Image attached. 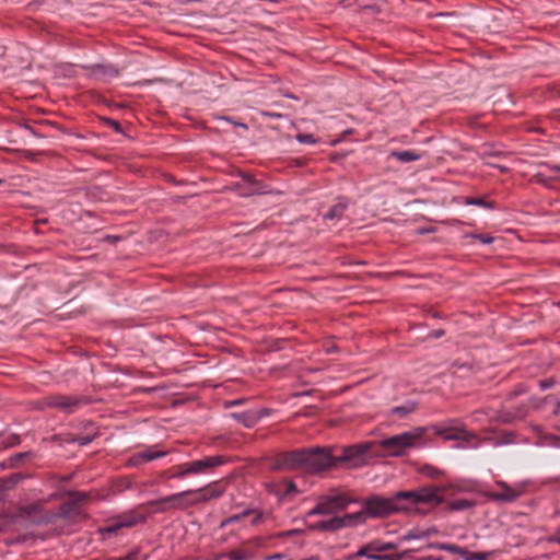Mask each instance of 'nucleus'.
<instances>
[{"label": "nucleus", "instance_id": "nucleus-32", "mask_svg": "<svg viewBox=\"0 0 560 560\" xmlns=\"http://www.w3.org/2000/svg\"><path fill=\"white\" fill-rule=\"evenodd\" d=\"M23 479V476L21 474H13L11 475L5 481L4 487L7 489L14 487L18 482H20Z\"/></svg>", "mask_w": 560, "mask_h": 560}, {"label": "nucleus", "instance_id": "nucleus-8", "mask_svg": "<svg viewBox=\"0 0 560 560\" xmlns=\"http://www.w3.org/2000/svg\"><path fill=\"white\" fill-rule=\"evenodd\" d=\"M372 447L373 443L348 446L341 451L340 455H335L336 464L348 463L351 466H359Z\"/></svg>", "mask_w": 560, "mask_h": 560}, {"label": "nucleus", "instance_id": "nucleus-41", "mask_svg": "<svg viewBox=\"0 0 560 560\" xmlns=\"http://www.w3.org/2000/svg\"><path fill=\"white\" fill-rule=\"evenodd\" d=\"M85 497H86L85 494L79 493V494H77V500L78 501H83V500H85Z\"/></svg>", "mask_w": 560, "mask_h": 560}, {"label": "nucleus", "instance_id": "nucleus-33", "mask_svg": "<svg viewBox=\"0 0 560 560\" xmlns=\"http://www.w3.org/2000/svg\"><path fill=\"white\" fill-rule=\"evenodd\" d=\"M422 474L430 477V478H438L441 472L439 469L432 467V466H424L422 469H421Z\"/></svg>", "mask_w": 560, "mask_h": 560}, {"label": "nucleus", "instance_id": "nucleus-44", "mask_svg": "<svg viewBox=\"0 0 560 560\" xmlns=\"http://www.w3.org/2000/svg\"><path fill=\"white\" fill-rule=\"evenodd\" d=\"M295 533H296V530H289L285 535H293Z\"/></svg>", "mask_w": 560, "mask_h": 560}, {"label": "nucleus", "instance_id": "nucleus-20", "mask_svg": "<svg viewBox=\"0 0 560 560\" xmlns=\"http://www.w3.org/2000/svg\"><path fill=\"white\" fill-rule=\"evenodd\" d=\"M233 417L241 423H243L247 428L254 427L259 417L256 412L247 411V412H241V413H233Z\"/></svg>", "mask_w": 560, "mask_h": 560}, {"label": "nucleus", "instance_id": "nucleus-37", "mask_svg": "<svg viewBox=\"0 0 560 560\" xmlns=\"http://www.w3.org/2000/svg\"><path fill=\"white\" fill-rule=\"evenodd\" d=\"M104 74L109 78H116L118 75V70L113 67L104 68Z\"/></svg>", "mask_w": 560, "mask_h": 560}, {"label": "nucleus", "instance_id": "nucleus-25", "mask_svg": "<svg viewBox=\"0 0 560 560\" xmlns=\"http://www.w3.org/2000/svg\"><path fill=\"white\" fill-rule=\"evenodd\" d=\"M230 560H247L250 553L244 549L232 550L228 553Z\"/></svg>", "mask_w": 560, "mask_h": 560}, {"label": "nucleus", "instance_id": "nucleus-3", "mask_svg": "<svg viewBox=\"0 0 560 560\" xmlns=\"http://www.w3.org/2000/svg\"><path fill=\"white\" fill-rule=\"evenodd\" d=\"M278 464L287 469H302L307 472H319L336 466V457L325 448L294 450L283 453Z\"/></svg>", "mask_w": 560, "mask_h": 560}, {"label": "nucleus", "instance_id": "nucleus-6", "mask_svg": "<svg viewBox=\"0 0 560 560\" xmlns=\"http://www.w3.org/2000/svg\"><path fill=\"white\" fill-rule=\"evenodd\" d=\"M224 458L220 455L203 457L198 460L183 463L184 476L202 475L212 471L214 468L221 466Z\"/></svg>", "mask_w": 560, "mask_h": 560}, {"label": "nucleus", "instance_id": "nucleus-46", "mask_svg": "<svg viewBox=\"0 0 560 560\" xmlns=\"http://www.w3.org/2000/svg\"><path fill=\"white\" fill-rule=\"evenodd\" d=\"M506 242L513 243L514 241H513V238H506Z\"/></svg>", "mask_w": 560, "mask_h": 560}, {"label": "nucleus", "instance_id": "nucleus-11", "mask_svg": "<svg viewBox=\"0 0 560 560\" xmlns=\"http://www.w3.org/2000/svg\"><path fill=\"white\" fill-rule=\"evenodd\" d=\"M524 492L523 486L511 487L504 481H498L495 489L489 492V497L495 501L513 502Z\"/></svg>", "mask_w": 560, "mask_h": 560}, {"label": "nucleus", "instance_id": "nucleus-14", "mask_svg": "<svg viewBox=\"0 0 560 560\" xmlns=\"http://www.w3.org/2000/svg\"><path fill=\"white\" fill-rule=\"evenodd\" d=\"M136 523H137V520L135 517H125L124 520H121L119 522H115L105 527H102L100 529V534L105 539V538L110 537L112 535H117L119 533V530L125 527L133 526Z\"/></svg>", "mask_w": 560, "mask_h": 560}, {"label": "nucleus", "instance_id": "nucleus-47", "mask_svg": "<svg viewBox=\"0 0 560 560\" xmlns=\"http://www.w3.org/2000/svg\"><path fill=\"white\" fill-rule=\"evenodd\" d=\"M509 235L512 236V237L515 236V234L513 232H509Z\"/></svg>", "mask_w": 560, "mask_h": 560}, {"label": "nucleus", "instance_id": "nucleus-17", "mask_svg": "<svg viewBox=\"0 0 560 560\" xmlns=\"http://www.w3.org/2000/svg\"><path fill=\"white\" fill-rule=\"evenodd\" d=\"M430 548H435V549H439V550H443V551H447V552H451V553L459 555L464 559L467 556V549L462 548V547H459L457 545H454V544H450V542H433V544L430 545Z\"/></svg>", "mask_w": 560, "mask_h": 560}, {"label": "nucleus", "instance_id": "nucleus-36", "mask_svg": "<svg viewBox=\"0 0 560 560\" xmlns=\"http://www.w3.org/2000/svg\"><path fill=\"white\" fill-rule=\"evenodd\" d=\"M429 532H425V533H421V534H415L413 532H409L408 534H406L404 536V539L405 540H410V539H416V538H421V537H427L429 536Z\"/></svg>", "mask_w": 560, "mask_h": 560}, {"label": "nucleus", "instance_id": "nucleus-28", "mask_svg": "<svg viewBox=\"0 0 560 560\" xmlns=\"http://www.w3.org/2000/svg\"><path fill=\"white\" fill-rule=\"evenodd\" d=\"M40 509L39 504H28L21 509V515L23 516H32L36 514Z\"/></svg>", "mask_w": 560, "mask_h": 560}, {"label": "nucleus", "instance_id": "nucleus-22", "mask_svg": "<svg viewBox=\"0 0 560 560\" xmlns=\"http://www.w3.org/2000/svg\"><path fill=\"white\" fill-rule=\"evenodd\" d=\"M252 510H244L243 512L238 513V514H234L225 520H223L220 524V527L221 528H225L228 525L230 524H234V523H240L241 521H243L244 518L248 517L252 515Z\"/></svg>", "mask_w": 560, "mask_h": 560}, {"label": "nucleus", "instance_id": "nucleus-26", "mask_svg": "<svg viewBox=\"0 0 560 560\" xmlns=\"http://www.w3.org/2000/svg\"><path fill=\"white\" fill-rule=\"evenodd\" d=\"M466 203L467 205H475V206L483 207V208H487V209H493V203L490 202V201H487L483 198L469 197V198H467Z\"/></svg>", "mask_w": 560, "mask_h": 560}, {"label": "nucleus", "instance_id": "nucleus-1", "mask_svg": "<svg viewBox=\"0 0 560 560\" xmlns=\"http://www.w3.org/2000/svg\"><path fill=\"white\" fill-rule=\"evenodd\" d=\"M441 487H423L419 490L398 491L392 498L372 495L363 501L370 517H387L400 512H409L415 505H439L444 502Z\"/></svg>", "mask_w": 560, "mask_h": 560}, {"label": "nucleus", "instance_id": "nucleus-12", "mask_svg": "<svg viewBox=\"0 0 560 560\" xmlns=\"http://www.w3.org/2000/svg\"><path fill=\"white\" fill-rule=\"evenodd\" d=\"M168 452L159 451L156 446L148 447L143 451L137 452L129 457L127 460V465L129 467H137L142 465L143 463L151 462L158 458L165 456Z\"/></svg>", "mask_w": 560, "mask_h": 560}, {"label": "nucleus", "instance_id": "nucleus-19", "mask_svg": "<svg viewBox=\"0 0 560 560\" xmlns=\"http://www.w3.org/2000/svg\"><path fill=\"white\" fill-rule=\"evenodd\" d=\"M452 511H466L475 506L476 502L468 499H455L446 502Z\"/></svg>", "mask_w": 560, "mask_h": 560}, {"label": "nucleus", "instance_id": "nucleus-4", "mask_svg": "<svg viewBox=\"0 0 560 560\" xmlns=\"http://www.w3.org/2000/svg\"><path fill=\"white\" fill-rule=\"evenodd\" d=\"M358 500L347 493H337L334 495H323L318 499L314 509L308 512V516L324 514L330 515L338 511L346 510L349 504L357 503Z\"/></svg>", "mask_w": 560, "mask_h": 560}, {"label": "nucleus", "instance_id": "nucleus-29", "mask_svg": "<svg viewBox=\"0 0 560 560\" xmlns=\"http://www.w3.org/2000/svg\"><path fill=\"white\" fill-rule=\"evenodd\" d=\"M490 552H471L467 550L465 560H488Z\"/></svg>", "mask_w": 560, "mask_h": 560}, {"label": "nucleus", "instance_id": "nucleus-13", "mask_svg": "<svg viewBox=\"0 0 560 560\" xmlns=\"http://www.w3.org/2000/svg\"><path fill=\"white\" fill-rule=\"evenodd\" d=\"M165 502H170V508L174 510H185L195 505L190 490L164 497Z\"/></svg>", "mask_w": 560, "mask_h": 560}, {"label": "nucleus", "instance_id": "nucleus-34", "mask_svg": "<svg viewBox=\"0 0 560 560\" xmlns=\"http://www.w3.org/2000/svg\"><path fill=\"white\" fill-rule=\"evenodd\" d=\"M73 508H74V503H72V502H71V503H65V504H62V505L60 506V509H59V513H58V514H59L61 517H68V516H70V514H71V512H72Z\"/></svg>", "mask_w": 560, "mask_h": 560}, {"label": "nucleus", "instance_id": "nucleus-27", "mask_svg": "<svg viewBox=\"0 0 560 560\" xmlns=\"http://www.w3.org/2000/svg\"><path fill=\"white\" fill-rule=\"evenodd\" d=\"M410 551L406 550L400 553H393V555H378L376 560H402Z\"/></svg>", "mask_w": 560, "mask_h": 560}, {"label": "nucleus", "instance_id": "nucleus-23", "mask_svg": "<svg viewBox=\"0 0 560 560\" xmlns=\"http://www.w3.org/2000/svg\"><path fill=\"white\" fill-rule=\"evenodd\" d=\"M416 409V406L413 404H408L405 406L395 407L392 412L394 415H397L398 417L402 418L409 413H411Z\"/></svg>", "mask_w": 560, "mask_h": 560}, {"label": "nucleus", "instance_id": "nucleus-38", "mask_svg": "<svg viewBox=\"0 0 560 560\" xmlns=\"http://www.w3.org/2000/svg\"><path fill=\"white\" fill-rule=\"evenodd\" d=\"M549 541L558 542L560 545V533L548 538Z\"/></svg>", "mask_w": 560, "mask_h": 560}, {"label": "nucleus", "instance_id": "nucleus-5", "mask_svg": "<svg viewBox=\"0 0 560 560\" xmlns=\"http://www.w3.org/2000/svg\"><path fill=\"white\" fill-rule=\"evenodd\" d=\"M48 407L56 408L65 413H73L79 408L88 404V399L82 396L54 395L45 399Z\"/></svg>", "mask_w": 560, "mask_h": 560}, {"label": "nucleus", "instance_id": "nucleus-45", "mask_svg": "<svg viewBox=\"0 0 560 560\" xmlns=\"http://www.w3.org/2000/svg\"><path fill=\"white\" fill-rule=\"evenodd\" d=\"M240 404H241V400H235L231 405H240Z\"/></svg>", "mask_w": 560, "mask_h": 560}, {"label": "nucleus", "instance_id": "nucleus-30", "mask_svg": "<svg viewBox=\"0 0 560 560\" xmlns=\"http://www.w3.org/2000/svg\"><path fill=\"white\" fill-rule=\"evenodd\" d=\"M150 504L155 506V510L158 512H166L172 509V508H170V502L164 503V498L156 500V501H152Z\"/></svg>", "mask_w": 560, "mask_h": 560}, {"label": "nucleus", "instance_id": "nucleus-42", "mask_svg": "<svg viewBox=\"0 0 560 560\" xmlns=\"http://www.w3.org/2000/svg\"><path fill=\"white\" fill-rule=\"evenodd\" d=\"M243 178L248 182V183H252L253 182V176L252 175H246V176H243Z\"/></svg>", "mask_w": 560, "mask_h": 560}, {"label": "nucleus", "instance_id": "nucleus-2", "mask_svg": "<svg viewBox=\"0 0 560 560\" xmlns=\"http://www.w3.org/2000/svg\"><path fill=\"white\" fill-rule=\"evenodd\" d=\"M429 430L433 431L435 435L444 438L446 441H464L467 443L466 446H477V443L470 442L471 440H476V436L472 433H469L462 428L446 427L441 424H434L428 428H415L411 431L402 432L400 434L384 439L380 442V445L388 455L399 456L406 448L418 445L419 441Z\"/></svg>", "mask_w": 560, "mask_h": 560}, {"label": "nucleus", "instance_id": "nucleus-18", "mask_svg": "<svg viewBox=\"0 0 560 560\" xmlns=\"http://www.w3.org/2000/svg\"><path fill=\"white\" fill-rule=\"evenodd\" d=\"M390 156L395 158L401 163H409L413 161H418L421 158V154H419L417 151L413 150H406V151H393L390 153Z\"/></svg>", "mask_w": 560, "mask_h": 560}, {"label": "nucleus", "instance_id": "nucleus-31", "mask_svg": "<svg viewBox=\"0 0 560 560\" xmlns=\"http://www.w3.org/2000/svg\"><path fill=\"white\" fill-rule=\"evenodd\" d=\"M296 140L303 144H315L316 139L310 133H299Z\"/></svg>", "mask_w": 560, "mask_h": 560}, {"label": "nucleus", "instance_id": "nucleus-7", "mask_svg": "<svg viewBox=\"0 0 560 560\" xmlns=\"http://www.w3.org/2000/svg\"><path fill=\"white\" fill-rule=\"evenodd\" d=\"M348 210L349 201L347 199H339L334 206H331L326 212L322 214V219L328 228H332L338 224L346 225L350 220Z\"/></svg>", "mask_w": 560, "mask_h": 560}, {"label": "nucleus", "instance_id": "nucleus-43", "mask_svg": "<svg viewBox=\"0 0 560 560\" xmlns=\"http://www.w3.org/2000/svg\"><path fill=\"white\" fill-rule=\"evenodd\" d=\"M90 442V439H83L80 444L85 445Z\"/></svg>", "mask_w": 560, "mask_h": 560}, {"label": "nucleus", "instance_id": "nucleus-9", "mask_svg": "<svg viewBox=\"0 0 560 560\" xmlns=\"http://www.w3.org/2000/svg\"><path fill=\"white\" fill-rule=\"evenodd\" d=\"M397 548L395 542H382L381 540H372L359 548V550L349 556V560H357L365 557L370 560H376L381 552L394 550Z\"/></svg>", "mask_w": 560, "mask_h": 560}, {"label": "nucleus", "instance_id": "nucleus-16", "mask_svg": "<svg viewBox=\"0 0 560 560\" xmlns=\"http://www.w3.org/2000/svg\"><path fill=\"white\" fill-rule=\"evenodd\" d=\"M368 516L369 514L365 511V508L363 506V510L355 513H347L342 516V518L343 522L346 523V527H349L364 523Z\"/></svg>", "mask_w": 560, "mask_h": 560}, {"label": "nucleus", "instance_id": "nucleus-21", "mask_svg": "<svg viewBox=\"0 0 560 560\" xmlns=\"http://www.w3.org/2000/svg\"><path fill=\"white\" fill-rule=\"evenodd\" d=\"M184 467L183 464L175 465L166 470H164L161 474L162 480H168V479H184Z\"/></svg>", "mask_w": 560, "mask_h": 560}, {"label": "nucleus", "instance_id": "nucleus-15", "mask_svg": "<svg viewBox=\"0 0 560 560\" xmlns=\"http://www.w3.org/2000/svg\"><path fill=\"white\" fill-rule=\"evenodd\" d=\"M314 529L334 532L346 527L342 516H334L327 521H320L312 526Z\"/></svg>", "mask_w": 560, "mask_h": 560}, {"label": "nucleus", "instance_id": "nucleus-35", "mask_svg": "<svg viewBox=\"0 0 560 560\" xmlns=\"http://www.w3.org/2000/svg\"><path fill=\"white\" fill-rule=\"evenodd\" d=\"M252 515H253V518L250 520V524L252 525H258L259 523H261L264 521V513L262 512H258V511H254L252 510Z\"/></svg>", "mask_w": 560, "mask_h": 560}, {"label": "nucleus", "instance_id": "nucleus-24", "mask_svg": "<svg viewBox=\"0 0 560 560\" xmlns=\"http://www.w3.org/2000/svg\"><path fill=\"white\" fill-rule=\"evenodd\" d=\"M475 241H478L483 244H489V243H493V242H499L500 237L491 236L489 234H474V235H471V242H475Z\"/></svg>", "mask_w": 560, "mask_h": 560}, {"label": "nucleus", "instance_id": "nucleus-39", "mask_svg": "<svg viewBox=\"0 0 560 560\" xmlns=\"http://www.w3.org/2000/svg\"><path fill=\"white\" fill-rule=\"evenodd\" d=\"M108 240L113 241V242H122V237L120 235H114V236H107Z\"/></svg>", "mask_w": 560, "mask_h": 560}, {"label": "nucleus", "instance_id": "nucleus-40", "mask_svg": "<svg viewBox=\"0 0 560 560\" xmlns=\"http://www.w3.org/2000/svg\"><path fill=\"white\" fill-rule=\"evenodd\" d=\"M418 560H442V558H436V557H433V556H428V557H422Z\"/></svg>", "mask_w": 560, "mask_h": 560}, {"label": "nucleus", "instance_id": "nucleus-10", "mask_svg": "<svg viewBox=\"0 0 560 560\" xmlns=\"http://www.w3.org/2000/svg\"><path fill=\"white\" fill-rule=\"evenodd\" d=\"M195 505L220 498L225 492V483L222 480L213 481L207 486L190 490Z\"/></svg>", "mask_w": 560, "mask_h": 560}]
</instances>
